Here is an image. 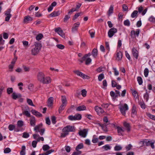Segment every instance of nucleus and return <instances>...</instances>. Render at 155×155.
Instances as JSON below:
<instances>
[{
    "mask_svg": "<svg viewBox=\"0 0 155 155\" xmlns=\"http://www.w3.org/2000/svg\"><path fill=\"white\" fill-rule=\"evenodd\" d=\"M42 45L41 44L35 42L34 45L32 46L31 50V53L32 55H36L39 52Z\"/></svg>",
    "mask_w": 155,
    "mask_h": 155,
    "instance_id": "f257e3e1",
    "label": "nucleus"
},
{
    "mask_svg": "<svg viewBox=\"0 0 155 155\" xmlns=\"http://www.w3.org/2000/svg\"><path fill=\"white\" fill-rule=\"evenodd\" d=\"M155 141H152L151 140H143L139 142V144L141 145V146L144 145L146 146H150L153 149L154 148V143Z\"/></svg>",
    "mask_w": 155,
    "mask_h": 155,
    "instance_id": "f03ea898",
    "label": "nucleus"
},
{
    "mask_svg": "<svg viewBox=\"0 0 155 155\" xmlns=\"http://www.w3.org/2000/svg\"><path fill=\"white\" fill-rule=\"evenodd\" d=\"M119 108L121 113L124 116L125 115L126 112L129 109L128 105L126 104L120 105Z\"/></svg>",
    "mask_w": 155,
    "mask_h": 155,
    "instance_id": "7ed1b4c3",
    "label": "nucleus"
},
{
    "mask_svg": "<svg viewBox=\"0 0 155 155\" xmlns=\"http://www.w3.org/2000/svg\"><path fill=\"white\" fill-rule=\"evenodd\" d=\"M81 114H77L74 116L70 115L68 117V119L71 120H80L81 118Z\"/></svg>",
    "mask_w": 155,
    "mask_h": 155,
    "instance_id": "20e7f679",
    "label": "nucleus"
},
{
    "mask_svg": "<svg viewBox=\"0 0 155 155\" xmlns=\"http://www.w3.org/2000/svg\"><path fill=\"white\" fill-rule=\"evenodd\" d=\"M75 131L74 127L70 125L65 127L63 129V132H66L68 133L69 132H74Z\"/></svg>",
    "mask_w": 155,
    "mask_h": 155,
    "instance_id": "39448f33",
    "label": "nucleus"
},
{
    "mask_svg": "<svg viewBox=\"0 0 155 155\" xmlns=\"http://www.w3.org/2000/svg\"><path fill=\"white\" fill-rule=\"evenodd\" d=\"M11 9L9 8L5 12V15L6 16L5 20L6 21H8L12 16L11 14Z\"/></svg>",
    "mask_w": 155,
    "mask_h": 155,
    "instance_id": "423d86ee",
    "label": "nucleus"
},
{
    "mask_svg": "<svg viewBox=\"0 0 155 155\" xmlns=\"http://www.w3.org/2000/svg\"><path fill=\"white\" fill-rule=\"evenodd\" d=\"M45 75V73L42 71L38 72L36 76L37 81L41 83V81L44 79Z\"/></svg>",
    "mask_w": 155,
    "mask_h": 155,
    "instance_id": "0eeeda50",
    "label": "nucleus"
},
{
    "mask_svg": "<svg viewBox=\"0 0 155 155\" xmlns=\"http://www.w3.org/2000/svg\"><path fill=\"white\" fill-rule=\"evenodd\" d=\"M51 82V79L49 76H46L45 75L44 79L41 81V83L43 84H48Z\"/></svg>",
    "mask_w": 155,
    "mask_h": 155,
    "instance_id": "6e6552de",
    "label": "nucleus"
},
{
    "mask_svg": "<svg viewBox=\"0 0 155 155\" xmlns=\"http://www.w3.org/2000/svg\"><path fill=\"white\" fill-rule=\"evenodd\" d=\"M117 31V29L115 28H110L108 32V36L110 38H112L114 34Z\"/></svg>",
    "mask_w": 155,
    "mask_h": 155,
    "instance_id": "1a4fd4ad",
    "label": "nucleus"
},
{
    "mask_svg": "<svg viewBox=\"0 0 155 155\" xmlns=\"http://www.w3.org/2000/svg\"><path fill=\"white\" fill-rule=\"evenodd\" d=\"M74 73L77 75L81 77L84 79H88L89 78V77L80 71L78 70H75L74 71Z\"/></svg>",
    "mask_w": 155,
    "mask_h": 155,
    "instance_id": "9d476101",
    "label": "nucleus"
},
{
    "mask_svg": "<svg viewBox=\"0 0 155 155\" xmlns=\"http://www.w3.org/2000/svg\"><path fill=\"white\" fill-rule=\"evenodd\" d=\"M94 109L97 114L99 115H101L104 113V111L103 109L98 106H96L94 107Z\"/></svg>",
    "mask_w": 155,
    "mask_h": 155,
    "instance_id": "9b49d317",
    "label": "nucleus"
},
{
    "mask_svg": "<svg viewBox=\"0 0 155 155\" xmlns=\"http://www.w3.org/2000/svg\"><path fill=\"white\" fill-rule=\"evenodd\" d=\"M88 131V129H84L83 130H80L78 134L80 136L82 137H85L87 134Z\"/></svg>",
    "mask_w": 155,
    "mask_h": 155,
    "instance_id": "f8f14e48",
    "label": "nucleus"
},
{
    "mask_svg": "<svg viewBox=\"0 0 155 155\" xmlns=\"http://www.w3.org/2000/svg\"><path fill=\"white\" fill-rule=\"evenodd\" d=\"M55 32H57L58 35L63 38L65 37V35L63 30L60 27L57 28L55 29Z\"/></svg>",
    "mask_w": 155,
    "mask_h": 155,
    "instance_id": "ddd939ff",
    "label": "nucleus"
},
{
    "mask_svg": "<svg viewBox=\"0 0 155 155\" xmlns=\"http://www.w3.org/2000/svg\"><path fill=\"white\" fill-rule=\"evenodd\" d=\"M140 33V30L137 29L135 31L132 30L131 31L130 35L131 37L133 38H136V36L138 37L139 36Z\"/></svg>",
    "mask_w": 155,
    "mask_h": 155,
    "instance_id": "4468645a",
    "label": "nucleus"
},
{
    "mask_svg": "<svg viewBox=\"0 0 155 155\" xmlns=\"http://www.w3.org/2000/svg\"><path fill=\"white\" fill-rule=\"evenodd\" d=\"M33 138L35 139L37 142H39L40 140L43 141L44 138L43 137H40L39 134H34L33 135Z\"/></svg>",
    "mask_w": 155,
    "mask_h": 155,
    "instance_id": "2eb2a0df",
    "label": "nucleus"
},
{
    "mask_svg": "<svg viewBox=\"0 0 155 155\" xmlns=\"http://www.w3.org/2000/svg\"><path fill=\"white\" fill-rule=\"evenodd\" d=\"M148 9L146 8L143 10V8L142 6H140L138 8V12L141 13L142 15H144L147 12Z\"/></svg>",
    "mask_w": 155,
    "mask_h": 155,
    "instance_id": "dca6fc26",
    "label": "nucleus"
},
{
    "mask_svg": "<svg viewBox=\"0 0 155 155\" xmlns=\"http://www.w3.org/2000/svg\"><path fill=\"white\" fill-rule=\"evenodd\" d=\"M132 52L133 56L136 59H137L139 56V53L137 49L135 48H133L132 49Z\"/></svg>",
    "mask_w": 155,
    "mask_h": 155,
    "instance_id": "f3484780",
    "label": "nucleus"
},
{
    "mask_svg": "<svg viewBox=\"0 0 155 155\" xmlns=\"http://www.w3.org/2000/svg\"><path fill=\"white\" fill-rule=\"evenodd\" d=\"M30 124L31 126L34 127L35 125L36 120L35 117L31 116L29 119Z\"/></svg>",
    "mask_w": 155,
    "mask_h": 155,
    "instance_id": "a211bd4d",
    "label": "nucleus"
},
{
    "mask_svg": "<svg viewBox=\"0 0 155 155\" xmlns=\"http://www.w3.org/2000/svg\"><path fill=\"white\" fill-rule=\"evenodd\" d=\"M33 20V18L27 15L25 16L24 19V22L25 23H27Z\"/></svg>",
    "mask_w": 155,
    "mask_h": 155,
    "instance_id": "6ab92c4d",
    "label": "nucleus"
},
{
    "mask_svg": "<svg viewBox=\"0 0 155 155\" xmlns=\"http://www.w3.org/2000/svg\"><path fill=\"white\" fill-rule=\"evenodd\" d=\"M61 13L60 11H54L49 15V16L51 17H56L59 15Z\"/></svg>",
    "mask_w": 155,
    "mask_h": 155,
    "instance_id": "aec40b11",
    "label": "nucleus"
},
{
    "mask_svg": "<svg viewBox=\"0 0 155 155\" xmlns=\"http://www.w3.org/2000/svg\"><path fill=\"white\" fill-rule=\"evenodd\" d=\"M12 98L14 100H16L18 98H20L21 97V95L19 93H16L14 92L12 94Z\"/></svg>",
    "mask_w": 155,
    "mask_h": 155,
    "instance_id": "412c9836",
    "label": "nucleus"
},
{
    "mask_svg": "<svg viewBox=\"0 0 155 155\" xmlns=\"http://www.w3.org/2000/svg\"><path fill=\"white\" fill-rule=\"evenodd\" d=\"M80 25L79 22H77L74 24L73 27L72 28V31L73 32L77 31L78 30V28Z\"/></svg>",
    "mask_w": 155,
    "mask_h": 155,
    "instance_id": "4be33fe9",
    "label": "nucleus"
},
{
    "mask_svg": "<svg viewBox=\"0 0 155 155\" xmlns=\"http://www.w3.org/2000/svg\"><path fill=\"white\" fill-rule=\"evenodd\" d=\"M31 112L33 114L38 117H41L42 116V114L40 112L35 110H32Z\"/></svg>",
    "mask_w": 155,
    "mask_h": 155,
    "instance_id": "5701e85b",
    "label": "nucleus"
},
{
    "mask_svg": "<svg viewBox=\"0 0 155 155\" xmlns=\"http://www.w3.org/2000/svg\"><path fill=\"white\" fill-rule=\"evenodd\" d=\"M122 53L120 51L117 52L116 54V59L117 61L120 60L122 58Z\"/></svg>",
    "mask_w": 155,
    "mask_h": 155,
    "instance_id": "b1692460",
    "label": "nucleus"
},
{
    "mask_svg": "<svg viewBox=\"0 0 155 155\" xmlns=\"http://www.w3.org/2000/svg\"><path fill=\"white\" fill-rule=\"evenodd\" d=\"M136 107L135 105H133L132 107L131 112V116L134 117L137 114Z\"/></svg>",
    "mask_w": 155,
    "mask_h": 155,
    "instance_id": "393cba45",
    "label": "nucleus"
},
{
    "mask_svg": "<svg viewBox=\"0 0 155 155\" xmlns=\"http://www.w3.org/2000/svg\"><path fill=\"white\" fill-rule=\"evenodd\" d=\"M86 107L84 105L80 106L77 107L76 108V110L77 111H81L86 110Z\"/></svg>",
    "mask_w": 155,
    "mask_h": 155,
    "instance_id": "a878e982",
    "label": "nucleus"
},
{
    "mask_svg": "<svg viewBox=\"0 0 155 155\" xmlns=\"http://www.w3.org/2000/svg\"><path fill=\"white\" fill-rule=\"evenodd\" d=\"M132 94L135 99H138L139 97L138 93L135 90L131 89Z\"/></svg>",
    "mask_w": 155,
    "mask_h": 155,
    "instance_id": "bb28decb",
    "label": "nucleus"
},
{
    "mask_svg": "<svg viewBox=\"0 0 155 155\" xmlns=\"http://www.w3.org/2000/svg\"><path fill=\"white\" fill-rule=\"evenodd\" d=\"M53 97H50L48 100V105L49 107H51L53 104Z\"/></svg>",
    "mask_w": 155,
    "mask_h": 155,
    "instance_id": "cd10ccee",
    "label": "nucleus"
},
{
    "mask_svg": "<svg viewBox=\"0 0 155 155\" xmlns=\"http://www.w3.org/2000/svg\"><path fill=\"white\" fill-rule=\"evenodd\" d=\"M123 125L124 126L127 128V132H130V124L127 122H125L124 123Z\"/></svg>",
    "mask_w": 155,
    "mask_h": 155,
    "instance_id": "c85d7f7f",
    "label": "nucleus"
},
{
    "mask_svg": "<svg viewBox=\"0 0 155 155\" xmlns=\"http://www.w3.org/2000/svg\"><path fill=\"white\" fill-rule=\"evenodd\" d=\"M15 125L13 124H10L8 126V128L9 130L10 131H12L13 130H14L15 131H16V132H18L19 131V130H18V129H15Z\"/></svg>",
    "mask_w": 155,
    "mask_h": 155,
    "instance_id": "c756f323",
    "label": "nucleus"
},
{
    "mask_svg": "<svg viewBox=\"0 0 155 155\" xmlns=\"http://www.w3.org/2000/svg\"><path fill=\"white\" fill-rule=\"evenodd\" d=\"M17 125L18 127H21L24 125V122L22 120H19L17 122Z\"/></svg>",
    "mask_w": 155,
    "mask_h": 155,
    "instance_id": "7c9ffc66",
    "label": "nucleus"
},
{
    "mask_svg": "<svg viewBox=\"0 0 155 155\" xmlns=\"http://www.w3.org/2000/svg\"><path fill=\"white\" fill-rule=\"evenodd\" d=\"M97 50L96 48H94L92 52V54L93 57L94 58H96L97 55Z\"/></svg>",
    "mask_w": 155,
    "mask_h": 155,
    "instance_id": "2f4dec72",
    "label": "nucleus"
},
{
    "mask_svg": "<svg viewBox=\"0 0 155 155\" xmlns=\"http://www.w3.org/2000/svg\"><path fill=\"white\" fill-rule=\"evenodd\" d=\"M114 10V6L113 5H111L109 8L108 12V15L109 16L113 13Z\"/></svg>",
    "mask_w": 155,
    "mask_h": 155,
    "instance_id": "473e14b6",
    "label": "nucleus"
},
{
    "mask_svg": "<svg viewBox=\"0 0 155 155\" xmlns=\"http://www.w3.org/2000/svg\"><path fill=\"white\" fill-rule=\"evenodd\" d=\"M20 154L21 155H25V146H22Z\"/></svg>",
    "mask_w": 155,
    "mask_h": 155,
    "instance_id": "72a5a7b5",
    "label": "nucleus"
},
{
    "mask_svg": "<svg viewBox=\"0 0 155 155\" xmlns=\"http://www.w3.org/2000/svg\"><path fill=\"white\" fill-rule=\"evenodd\" d=\"M84 145L83 143H80L78 144L76 147V150H79L83 149L84 148Z\"/></svg>",
    "mask_w": 155,
    "mask_h": 155,
    "instance_id": "f704fd0d",
    "label": "nucleus"
},
{
    "mask_svg": "<svg viewBox=\"0 0 155 155\" xmlns=\"http://www.w3.org/2000/svg\"><path fill=\"white\" fill-rule=\"evenodd\" d=\"M122 149V146L120 145H116L114 147V150L115 151H118L121 150Z\"/></svg>",
    "mask_w": 155,
    "mask_h": 155,
    "instance_id": "c9c22d12",
    "label": "nucleus"
},
{
    "mask_svg": "<svg viewBox=\"0 0 155 155\" xmlns=\"http://www.w3.org/2000/svg\"><path fill=\"white\" fill-rule=\"evenodd\" d=\"M149 94L147 91L143 95L144 99L146 100V102H147L149 100Z\"/></svg>",
    "mask_w": 155,
    "mask_h": 155,
    "instance_id": "e433bc0d",
    "label": "nucleus"
},
{
    "mask_svg": "<svg viewBox=\"0 0 155 155\" xmlns=\"http://www.w3.org/2000/svg\"><path fill=\"white\" fill-rule=\"evenodd\" d=\"M42 126V124H39L38 125L35 126L34 128V130L36 132L39 131L40 128Z\"/></svg>",
    "mask_w": 155,
    "mask_h": 155,
    "instance_id": "4c0bfd02",
    "label": "nucleus"
},
{
    "mask_svg": "<svg viewBox=\"0 0 155 155\" xmlns=\"http://www.w3.org/2000/svg\"><path fill=\"white\" fill-rule=\"evenodd\" d=\"M27 102L28 104L31 106L35 107V105L33 104L32 101L30 99L27 98Z\"/></svg>",
    "mask_w": 155,
    "mask_h": 155,
    "instance_id": "58836bf2",
    "label": "nucleus"
},
{
    "mask_svg": "<svg viewBox=\"0 0 155 155\" xmlns=\"http://www.w3.org/2000/svg\"><path fill=\"white\" fill-rule=\"evenodd\" d=\"M138 12L137 11H134L131 14V16L132 18L137 17Z\"/></svg>",
    "mask_w": 155,
    "mask_h": 155,
    "instance_id": "ea45409f",
    "label": "nucleus"
},
{
    "mask_svg": "<svg viewBox=\"0 0 155 155\" xmlns=\"http://www.w3.org/2000/svg\"><path fill=\"white\" fill-rule=\"evenodd\" d=\"M22 114L28 117H31V114L28 110H24L22 112Z\"/></svg>",
    "mask_w": 155,
    "mask_h": 155,
    "instance_id": "a19ab883",
    "label": "nucleus"
},
{
    "mask_svg": "<svg viewBox=\"0 0 155 155\" xmlns=\"http://www.w3.org/2000/svg\"><path fill=\"white\" fill-rule=\"evenodd\" d=\"M117 129L118 133L119 134V135H121L124 132V130H123L122 128L119 127H118L117 128Z\"/></svg>",
    "mask_w": 155,
    "mask_h": 155,
    "instance_id": "79ce46f5",
    "label": "nucleus"
},
{
    "mask_svg": "<svg viewBox=\"0 0 155 155\" xmlns=\"http://www.w3.org/2000/svg\"><path fill=\"white\" fill-rule=\"evenodd\" d=\"M61 97V101L62 102V104L66 105L67 102L66 99L65 97L62 96Z\"/></svg>",
    "mask_w": 155,
    "mask_h": 155,
    "instance_id": "37998d69",
    "label": "nucleus"
},
{
    "mask_svg": "<svg viewBox=\"0 0 155 155\" xmlns=\"http://www.w3.org/2000/svg\"><path fill=\"white\" fill-rule=\"evenodd\" d=\"M104 78V75L103 74L101 73L100 74L98 77V79L100 81H101Z\"/></svg>",
    "mask_w": 155,
    "mask_h": 155,
    "instance_id": "c03bdc74",
    "label": "nucleus"
},
{
    "mask_svg": "<svg viewBox=\"0 0 155 155\" xmlns=\"http://www.w3.org/2000/svg\"><path fill=\"white\" fill-rule=\"evenodd\" d=\"M110 95L111 97H112L113 99H115L117 97V94H115L114 92L113 91H111L110 92Z\"/></svg>",
    "mask_w": 155,
    "mask_h": 155,
    "instance_id": "a18cd8bd",
    "label": "nucleus"
},
{
    "mask_svg": "<svg viewBox=\"0 0 155 155\" xmlns=\"http://www.w3.org/2000/svg\"><path fill=\"white\" fill-rule=\"evenodd\" d=\"M66 105L65 104H62L60 106L59 109V112L60 113L64 109Z\"/></svg>",
    "mask_w": 155,
    "mask_h": 155,
    "instance_id": "49530a36",
    "label": "nucleus"
},
{
    "mask_svg": "<svg viewBox=\"0 0 155 155\" xmlns=\"http://www.w3.org/2000/svg\"><path fill=\"white\" fill-rule=\"evenodd\" d=\"M43 37V35L41 34H39L36 36V39L38 41L41 40Z\"/></svg>",
    "mask_w": 155,
    "mask_h": 155,
    "instance_id": "de8ad7c7",
    "label": "nucleus"
},
{
    "mask_svg": "<svg viewBox=\"0 0 155 155\" xmlns=\"http://www.w3.org/2000/svg\"><path fill=\"white\" fill-rule=\"evenodd\" d=\"M137 81L140 85L142 84L143 83V80L141 77L139 76L137 78Z\"/></svg>",
    "mask_w": 155,
    "mask_h": 155,
    "instance_id": "09e8293b",
    "label": "nucleus"
},
{
    "mask_svg": "<svg viewBox=\"0 0 155 155\" xmlns=\"http://www.w3.org/2000/svg\"><path fill=\"white\" fill-rule=\"evenodd\" d=\"M148 20L150 22L155 23V18L153 16H152L150 17L149 19Z\"/></svg>",
    "mask_w": 155,
    "mask_h": 155,
    "instance_id": "8fccbe9b",
    "label": "nucleus"
},
{
    "mask_svg": "<svg viewBox=\"0 0 155 155\" xmlns=\"http://www.w3.org/2000/svg\"><path fill=\"white\" fill-rule=\"evenodd\" d=\"M42 148L44 151H46L49 149L50 147L48 145H44L43 146Z\"/></svg>",
    "mask_w": 155,
    "mask_h": 155,
    "instance_id": "3c124183",
    "label": "nucleus"
},
{
    "mask_svg": "<svg viewBox=\"0 0 155 155\" xmlns=\"http://www.w3.org/2000/svg\"><path fill=\"white\" fill-rule=\"evenodd\" d=\"M147 115L150 119L154 120L155 115H153L150 113H147Z\"/></svg>",
    "mask_w": 155,
    "mask_h": 155,
    "instance_id": "603ef678",
    "label": "nucleus"
},
{
    "mask_svg": "<svg viewBox=\"0 0 155 155\" xmlns=\"http://www.w3.org/2000/svg\"><path fill=\"white\" fill-rule=\"evenodd\" d=\"M149 73V70L148 68H145L144 71V75L145 77L148 76Z\"/></svg>",
    "mask_w": 155,
    "mask_h": 155,
    "instance_id": "864d4df0",
    "label": "nucleus"
},
{
    "mask_svg": "<svg viewBox=\"0 0 155 155\" xmlns=\"http://www.w3.org/2000/svg\"><path fill=\"white\" fill-rule=\"evenodd\" d=\"M91 61L92 60L90 58H87L86 60L85 64L86 65H89L91 62Z\"/></svg>",
    "mask_w": 155,
    "mask_h": 155,
    "instance_id": "5fc2aeb1",
    "label": "nucleus"
},
{
    "mask_svg": "<svg viewBox=\"0 0 155 155\" xmlns=\"http://www.w3.org/2000/svg\"><path fill=\"white\" fill-rule=\"evenodd\" d=\"M70 16L68 15H66L64 16V18L63 21L64 22H66L70 18Z\"/></svg>",
    "mask_w": 155,
    "mask_h": 155,
    "instance_id": "6e6d98bb",
    "label": "nucleus"
},
{
    "mask_svg": "<svg viewBox=\"0 0 155 155\" xmlns=\"http://www.w3.org/2000/svg\"><path fill=\"white\" fill-rule=\"evenodd\" d=\"M82 14L81 12H80L76 13L74 16L73 18V20H74L77 19V18L80 15Z\"/></svg>",
    "mask_w": 155,
    "mask_h": 155,
    "instance_id": "4d7b16f0",
    "label": "nucleus"
},
{
    "mask_svg": "<svg viewBox=\"0 0 155 155\" xmlns=\"http://www.w3.org/2000/svg\"><path fill=\"white\" fill-rule=\"evenodd\" d=\"M124 25H125L127 26H129L130 25V21L128 19L125 20L124 21Z\"/></svg>",
    "mask_w": 155,
    "mask_h": 155,
    "instance_id": "13d9d810",
    "label": "nucleus"
},
{
    "mask_svg": "<svg viewBox=\"0 0 155 155\" xmlns=\"http://www.w3.org/2000/svg\"><path fill=\"white\" fill-rule=\"evenodd\" d=\"M102 147L106 150L110 149V147L108 144H107L104 146H103Z\"/></svg>",
    "mask_w": 155,
    "mask_h": 155,
    "instance_id": "bf43d9fd",
    "label": "nucleus"
},
{
    "mask_svg": "<svg viewBox=\"0 0 155 155\" xmlns=\"http://www.w3.org/2000/svg\"><path fill=\"white\" fill-rule=\"evenodd\" d=\"M132 147V146L131 144H129L128 145L125 147L126 150L127 151H129Z\"/></svg>",
    "mask_w": 155,
    "mask_h": 155,
    "instance_id": "052dcab7",
    "label": "nucleus"
},
{
    "mask_svg": "<svg viewBox=\"0 0 155 155\" xmlns=\"http://www.w3.org/2000/svg\"><path fill=\"white\" fill-rule=\"evenodd\" d=\"M75 152H74L72 155H78L81 153L82 152L80 150H76Z\"/></svg>",
    "mask_w": 155,
    "mask_h": 155,
    "instance_id": "680f3d73",
    "label": "nucleus"
},
{
    "mask_svg": "<svg viewBox=\"0 0 155 155\" xmlns=\"http://www.w3.org/2000/svg\"><path fill=\"white\" fill-rule=\"evenodd\" d=\"M11 151V150L8 147L6 148L4 150V152L5 153H9Z\"/></svg>",
    "mask_w": 155,
    "mask_h": 155,
    "instance_id": "e2e57ef3",
    "label": "nucleus"
},
{
    "mask_svg": "<svg viewBox=\"0 0 155 155\" xmlns=\"http://www.w3.org/2000/svg\"><path fill=\"white\" fill-rule=\"evenodd\" d=\"M65 149L67 153L70 152L71 150V147L69 146H65Z\"/></svg>",
    "mask_w": 155,
    "mask_h": 155,
    "instance_id": "0e129e2a",
    "label": "nucleus"
},
{
    "mask_svg": "<svg viewBox=\"0 0 155 155\" xmlns=\"http://www.w3.org/2000/svg\"><path fill=\"white\" fill-rule=\"evenodd\" d=\"M56 47L59 49H63L64 48L65 46L61 44H58L56 45Z\"/></svg>",
    "mask_w": 155,
    "mask_h": 155,
    "instance_id": "69168bd1",
    "label": "nucleus"
},
{
    "mask_svg": "<svg viewBox=\"0 0 155 155\" xmlns=\"http://www.w3.org/2000/svg\"><path fill=\"white\" fill-rule=\"evenodd\" d=\"M7 91L8 94H10L13 92V89L12 87H9L7 89Z\"/></svg>",
    "mask_w": 155,
    "mask_h": 155,
    "instance_id": "338daca9",
    "label": "nucleus"
},
{
    "mask_svg": "<svg viewBox=\"0 0 155 155\" xmlns=\"http://www.w3.org/2000/svg\"><path fill=\"white\" fill-rule=\"evenodd\" d=\"M87 91L85 89H83L81 91V95L84 97H85L86 96Z\"/></svg>",
    "mask_w": 155,
    "mask_h": 155,
    "instance_id": "774afa93",
    "label": "nucleus"
}]
</instances>
